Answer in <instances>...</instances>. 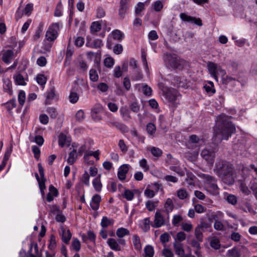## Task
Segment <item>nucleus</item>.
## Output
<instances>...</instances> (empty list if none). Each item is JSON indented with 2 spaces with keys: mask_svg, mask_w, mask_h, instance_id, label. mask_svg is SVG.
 <instances>
[{
  "mask_svg": "<svg viewBox=\"0 0 257 257\" xmlns=\"http://www.w3.org/2000/svg\"><path fill=\"white\" fill-rule=\"evenodd\" d=\"M231 116L221 114L216 117L214 126V141L216 143L222 140H228L231 135L235 133V125L231 121Z\"/></svg>",
  "mask_w": 257,
  "mask_h": 257,
  "instance_id": "f257e3e1",
  "label": "nucleus"
},
{
  "mask_svg": "<svg viewBox=\"0 0 257 257\" xmlns=\"http://www.w3.org/2000/svg\"><path fill=\"white\" fill-rule=\"evenodd\" d=\"M213 171L224 183L227 185L234 183L235 170L230 162L217 158Z\"/></svg>",
  "mask_w": 257,
  "mask_h": 257,
  "instance_id": "f03ea898",
  "label": "nucleus"
},
{
  "mask_svg": "<svg viewBox=\"0 0 257 257\" xmlns=\"http://www.w3.org/2000/svg\"><path fill=\"white\" fill-rule=\"evenodd\" d=\"M200 177L204 180L206 184V190L212 194H217L218 188L216 179L212 176L205 174H202Z\"/></svg>",
  "mask_w": 257,
  "mask_h": 257,
  "instance_id": "7ed1b4c3",
  "label": "nucleus"
},
{
  "mask_svg": "<svg viewBox=\"0 0 257 257\" xmlns=\"http://www.w3.org/2000/svg\"><path fill=\"white\" fill-rule=\"evenodd\" d=\"M217 149L211 146H207L201 152V156L207 162L213 164L216 157Z\"/></svg>",
  "mask_w": 257,
  "mask_h": 257,
  "instance_id": "20e7f679",
  "label": "nucleus"
},
{
  "mask_svg": "<svg viewBox=\"0 0 257 257\" xmlns=\"http://www.w3.org/2000/svg\"><path fill=\"white\" fill-rule=\"evenodd\" d=\"M207 68L210 75L215 79L218 81L217 75L220 74L222 77H223L225 74V71L222 69L220 66L214 62L209 61L207 63Z\"/></svg>",
  "mask_w": 257,
  "mask_h": 257,
  "instance_id": "39448f33",
  "label": "nucleus"
},
{
  "mask_svg": "<svg viewBox=\"0 0 257 257\" xmlns=\"http://www.w3.org/2000/svg\"><path fill=\"white\" fill-rule=\"evenodd\" d=\"M60 24L55 23L52 24L48 28L46 33V39L50 42L54 41L57 37L58 32L59 31Z\"/></svg>",
  "mask_w": 257,
  "mask_h": 257,
  "instance_id": "423d86ee",
  "label": "nucleus"
},
{
  "mask_svg": "<svg viewBox=\"0 0 257 257\" xmlns=\"http://www.w3.org/2000/svg\"><path fill=\"white\" fill-rule=\"evenodd\" d=\"M130 0H120L118 9V16L120 19H123L127 14Z\"/></svg>",
  "mask_w": 257,
  "mask_h": 257,
  "instance_id": "0eeeda50",
  "label": "nucleus"
},
{
  "mask_svg": "<svg viewBox=\"0 0 257 257\" xmlns=\"http://www.w3.org/2000/svg\"><path fill=\"white\" fill-rule=\"evenodd\" d=\"M165 98L173 104L178 103L177 100L179 96L178 92L175 89H169L165 93Z\"/></svg>",
  "mask_w": 257,
  "mask_h": 257,
  "instance_id": "6e6552de",
  "label": "nucleus"
},
{
  "mask_svg": "<svg viewBox=\"0 0 257 257\" xmlns=\"http://www.w3.org/2000/svg\"><path fill=\"white\" fill-rule=\"evenodd\" d=\"M167 59L171 66L176 69H181L183 67V60L177 58L175 55H167Z\"/></svg>",
  "mask_w": 257,
  "mask_h": 257,
  "instance_id": "1a4fd4ad",
  "label": "nucleus"
},
{
  "mask_svg": "<svg viewBox=\"0 0 257 257\" xmlns=\"http://www.w3.org/2000/svg\"><path fill=\"white\" fill-rule=\"evenodd\" d=\"M102 106L100 104H95L91 109V116L92 119L98 121L101 119L100 113L102 111Z\"/></svg>",
  "mask_w": 257,
  "mask_h": 257,
  "instance_id": "9d476101",
  "label": "nucleus"
},
{
  "mask_svg": "<svg viewBox=\"0 0 257 257\" xmlns=\"http://www.w3.org/2000/svg\"><path fill=\"white\" fill-rule=\"evenodd\" d=\"M181 20L185 22H188L195 24L199 26H202V21L200 18H196L186 15L185 13H181L180 15Z\"/></svg>",
  "mask_w": 257,
  "mask_h": 257,
  "instance_id": "9b49d317",
  "label": "nucleus"
},
{
  "mask_svg": "<svg viewBox=\"0 0 257 257\" xmlns=\"http://www.w3.org/2000/svg\"><path fill=\"white\" fill-rule=\"evenodd\" d=\"M1 54L2 60L6 64L10 63L14 57V52L12 50H3Z\"/></svg>",
  "mask_w": 257,
  "mask_h": 257,
  "instance_id": "f8f14e48",
  "label": "nucleus"
},
{
  "mask_svg": "<svg viewBox=\"0 0 257 257\" xmlns=\"http://www.w3.org/2000/svg\"><path fill=\"white\" fill-rule=\"evenodd\" d=\"M165 223V220L164 217L159 212H156L155 215V219L154 223L152 224L151 225L154 228H159Z\"/></svg>",
  "mask_w": 257,
  "mask_h": 257,
  "instance_id": "ddd939ff",
  "label": "nucleus"
},
{
  "mask_svg": "<svg viewBox=\"0 0 257 257\" xmlns=\"http://www.w3.org/2000/svg\"><path fill=\"white\" fill-rule=\"evenodd\" d=\"M129 165L124 164L121 166L118 171L117 176L118 178L120 180H124L126 177V174L128 171Z\"/></svg>",
  "mask_w": 257,
  "mask_h": 257,
  "instance_id": "4468645a",
  "label": "nucleus"
},
{
  "mask_svg": "<svg viewBox=\"0 0 257 257\" xmlns=\"http://www.w3.org/2000/svg\"><path fill=\"white\" fill-rule=\"evenodd\" d=\"M101 201V196L98 194L94 195L90 201V206L92 210H97L99 207L100 202Z\"/></svg>",
  "mask_w": 257,
  "mask_h": 257,
  "instance_id": "2eb2a0df",
  "label": "nucleus"
},
{
  "mask_svg": "<svg viewBox=\"0 0 257 257\" xmlns=\"http://www.w3.org/2000/svg\"><path fill=\"white\" fill-rule=\"evenodd\" d=\"M173 246L175 253L179 255V257H187L185 255L184 249L182 243L176 241L173 243Z\"/></svg>",
  "mask_w": 257,
  "mask_h": 257,
  "instance_id": "dca6fc26",
  "label": "nucleus"
},
{
  "mask_svg": "<svg viewBox=\"0 0 257 257\" xmlns=\"http://www.w3.org/2000/svg\"><path fill=\"white\" fill-rule=\"evenodd\" d=\"M102 45V40L99 39L93 40L87 39L86 43V46L90 48H100Z\"/></svg>",
  "mask_w": 257,
  "mask_h": 257,
  "instance_id": "f3484780",
  "label": "nucleus"
},
{
  "mask_svg": "<svg viewBox=\"0 0 257 257\" xmlns=\"http://www.w3.org/2000/svg\"><path fill=\"white\" fill-rule=\"evenodd\" d=\"M61 235L62 241L66 244H68L72 236L70 230L69 229L66 230L62 227Z\"/></svg>",
  "mask_w": 257,
  "mask_h": 257,
  "instance_id": "a211bd4d",
  "label": "nucleus"
},
{
  "mask_svg": "<svg viewBox=\"0 0 257 257\" xmlns=\"http://www.w3.org/2000/svg\"><path fill=\"white\" fill-rule=\"evenodd\" d=\"M55 96V90L54 87H51L50 90L48 91L46 93V98L45 100V104H50L51 103L52 100Z\"/></svg>",
  "mask_w": 257,
  "mask_h": 257,
  "instance_id": "6ab92c4d",
  "label": "nucleus"
},
{
  "mask_svg": "<svg viewBox=\"0 0 257 257\" xmlns=\"http://www.w3.org/2000/svg\"><path fill=\"white\" fill-rule=\"evenodd\" d=\"M3 88L5 92L8 93L10 95L12 94V84L11 80L8 78L3 79Z\"/></svg>",
  "mask_w": 257,
  "mask_h": 257,
  "instance_id": "aec40b11",
  "label": "nucleus"
},
{
  "mask_svg": "<svg viewBox=\"0 0 257 257\" xmlns=\"http://www.w3.org/2000/svg\"><path fill=\"white\" fill-rule=\"evenodd\" d=\"M107 124L110 127H115L116 128L121 131H125L126 128V127L124 124L114 120L108 121L107 122Z\"/></svg>",
  "mask_w": 257,
  "mask_h": 257,
  "instance_id": "412c9836",
  "label": "nucleus"
},
{
  "mask_svg": "<svg viewBox=\"0 0 257 257\" xmlns=\"http://www.w3.org/2000/svg\"><path fill=\"white\" fill-rule=\"evenodd\" d=\"M78 156V153L76 150L73 149L69 154V157L67 160L68 163L71 165L76 161Z\"/></svg>",
  "mask_w": 257,
  "mask_h": 257,
  "instance_id": "4be33fe9",
  "label": "nucleus"
},
{
  "mask_svg": "<svg viewBox=\"0 0 257 257\" xmlns=\"http://www.w3.org/2000/svg\"><path fill=\"white\" fill-rule=\"evenodd\" d=\"M120 112L124 121H128L131 118L130 110L126 107L120 108Z\"/></svg>",
  "mask_w": 257,
  "mask_h": 257,
  "instance_id": "5701e85b",
  "label": "nucleus"
},
{
  "mask_svg": "<svg viewBox=\"0 0 257 257\" xmlns=\"http://www.w3.org/2000/svg\"><path fill=\"white\" fill-rule=\"evenodd\" d=\"M107 243L110 247L114 250H120L121 249L117 241L114 238H110L107 240Z\"/></svg>",
  "mask_w": 257,
  "mask_h": 257,
  "instance_id": "b1692460",
  "label": "nucleus"
},
{
  "mask_svg": "<svg viewBox=\"0 0 257 257\" xmlns=\"http://www.w3.org/2000/svg\"><path fill=\"white\" fill-rule=\"evenodd\" d=\"M111 36L113 39L121 41L124 38V34L118 30H115L111 32Z\"/></svg>",
  "mask_w": 257,
  "mask_h": 257,
  "instance_id": "393cba45",
  "label": "nucleus"
},
{
  "mask_svg": "<svg viewBox=\"0 0 257 257\" xmlns=\"http://www.w3.org/2000/svg\"><path fill=\"white\" fill-rule=\"evenodd\" d=\"M133 242L136 249L141 250L142 249V244L141 243L140 237L137 235H134L133 236Z\"/></svg>",
  "mask_w": 257,
  "mask_h": 257,
  "instance_id": "a878e982",
  "label": "nucleus"
},
{
  "mask_svg": "<svg viewBox=\"0 0 257 257\" xmlns=\"http://www.w3.org/2000/svg\"><path fill=\"white\" fill-rule=\"evenodd\" d=\"M116 234L119 238H122L125 235L130 234V231L125 228L120 227L118 228L116 231Z\"/></svg>",
  "mask_w": 257,
  "mask_h": 257,
  "instance_id": "bb28decb",
  "label": "nucleus"
},
{
  "mask_svg": "<svg viewBox=\"0 0 257 257\" xmlns=\"http://www.w3.org/2000/svg\"><path fill=\"white\" fill-rule=\"evenodd\" d=\"M178 197L181 200L187 199L189 197V194L186 189L181 188L177 191Z\"/></svg>",
  "mask_w": 257,
  "mask_h": 257,
  "instance_id": "cd10ccee",
  "label": "nucleus"
},
{
  "mask_svg": "<svg viewBox=\"0 0 257 257\" xmlns=\"http://www.w3.org/2000/svg\"><path fill=\"white\" fill-rule=\"evenodd\" d=\"M92 184L96 191L100 192L101 190L102 184L100 182V177H96L94 179Z\"/></svg>",
  "mask_w": 257,
  "mask_h": 257,
  "instance_id": "c85d7f7f",
  "label": "nucleus"
},
{
  "mask_svg": "<svg viewBox=\"0 0 257 257\" xmlns=\"http://www.w3.org/2000/svg\"><path fill=\"white\" fill-rule=\"evenodd\" d=\"M204 88L207 93L213 94L215 92V90L214 88V85L212 82H208L207 84L204 86Z\"/></svg>",
  "mask_w": 257,
  "mask_h": 257,
  "instance_id": "c756f323",
  "label": "nucleus"
},
{
  "mask_svg": "<svg viewBox=\"0 0 257 257\" xmlns=\"http://www.w3.org/2000/svg\"><path fill=\"white\" fill-rule=\"evenodd\" d=\"M166 211L169 213L171 212L174 209V205L173 201L170 198H168L165 204Z\"/></svg>",
  "mask_w": 257,
  "mask_h": 257,
  "instance_id": "7c9ffc66",
  "label": "nucleus"
},
{
  "mask_svg": "<svg viewBox=\"0 0 257 257\" xmlns=\"http://www.w3.org/2000/svg\"><path fill=\"white\" fill-rule=\"evenodd\" d=\"M43 26L44 24L43 23H40L38 29L37 30L35 34L33 36V39L34 40H37L40 38L43 31Z\"/></svg>",
  "mask_w": 257,
  "mask_h": 257,
  "instance_id": "2f4dec72",
  "label": "nucleus"
},
{
  "mask_svg": "<svg viewBox=\"0 0 257 257\" xmlns=\"http://www.w3.org/2000/svg\"><path fill=\"white\" fill-rule=\"evenodd\" d=\"M36 81L37 83L41 85V86H44L47 82V78L44 74H38L36 77Z\"/></svg>",
  "mask_w": 257,
  "mask_h": 257,
  "instance_id": "473e14b6",
  "label": "nucleus"
},
{
  "mask_svg": "<svg viewBox=\"0 0 257 257\" xmlns=\"http://www.w3.org/2000/svg\"><path fill=\"white\" fill-rule=\"evenodd\" d=\"M145 257H153L154 254L153 247L150 245H147L144 249Z\"/></svg>",
  "mask_w": 257,
  "mask_h": 257,
  "instance_id": "72a5a7b5",
  "label": "nucleus"
},
{
  "mask_svg": "<svg viewBox=\"0 0 257 257\" xmlns=\"http://www.w3.org/2000/svg\"><path fill=\"white\" fill-rule=\"evenodd\" d=\"M143 224L142 225V228L144 232H147L150 230V220L149 218H146L142 221Z\"/></svg>",
  "mask_w": 257,
  "mask_h": 257,
  "instance_id": "f704fd0d",
  "label": "nucleus"
},
{
  "mask_svg": "<svg viewBox=\"0 0 257 257\" xmlns=\"http://www.w3.org/2000/svg\"><path fill=\"white\" fill-rule=\"evenodd\" d=\"M14 79L16 83L18 85H25L26 83L24 77L20 74H18L14 76Z\"/></svg>",
  "mask_w": 257,
  "mask_h": 257,
  "instance_id": "c9c22d12",
  "label": "nucleus"
},
{
  "mask_svg": "<svg viewBox=\"0 0 257 257\" xmlns=\"http://www.w3.org/2000/svg\"><path fill=\"white\" fill-rule=\"evenodd\" d=\"M46 112L49 114L51 118L52 119H55L58 115L56 109L53 107H49L47 108Z\"/></svg>",
  "mask_w": 257,
  "mask_h": 257,
  "instance_id": "e433bc0d",
  "label": "nucleus"
},
{
  "mask_svg": "<svg viewBox=\"0 0 257 257\" xmlns=\"http://www.w3.org/2000/svg\"><path fill=\"white\" fill-rule=\"evenodd\" d=\"M33 10V4H28L23 10V13L28 16H29Z\"/></svg>",
  "mask_w": 257,
  "mask_h": 257,
  "instance_id": "4c0bfd02",
  "label": "nucleus"
},
{
  "mask_svg": "<svg viewBox=\"0 0 257 257\" xmlns=\"http://www.w3.org/2000/svg\"><path fill=\"white\" fill-rule=\"evenodd\" d=\"M38 182L39 183V187L40 188L41 193L42 196H44V195H45L44 189L46 188V186H45L46 179L45 178H41V180H40Z\"/></svg>",
  "mask_w": 257,
  "mask_h": 257,
  "instance_id": "58836bf2",
  "label": "nucleus"
},
{
  "mask_svg": "<svg viewBox=\"0 0 257 257\" xmlns=\"http://www.w3.org/2000/svg\"><path fill=\"white\" fill-rule=\"evenodd\" d=\"M123 197L127 200L131 201L134 198V194L132 191L129 189H126L123 194Z\"/></svg>",
  "mask_w": 257,
  "mask_h": 257,
  "instance_id": "ea45409f",
  "label": "nucleus"
},
{
  "mask_svg": "<svg viewBox=\"0 0 257 257\" xmlns=\"http://www.w3.org/2000/svg\"><path fill=\"white\" fill-rule=\"evenodd\" d=\"M89 77L91 81H97L98 79V75L95 69H91L89 71Z\"/></svg>",
  "mask_w": 257,
  "mask_h": 257,
  "instance_id": "a19ab883",
  "label": "nucleus"
},
{
  "mask_svg": "<svg viewBox=\"0 0 257 257\" xmlns=\"http://www.w3.org/2000/svg\"><path fill=\"white\" fill-rule=\"evenodd\" d=\"M228 254L232 257H240L241 255L239 250L235 247L229 250Z\"/></svg>",
  "mask_w": 257,
  "mask_h": 257,
  "instance_id": "79ce46f5",
  "label": "nucleus"
},
{
  "mask_svg": "<svg viewBox=\"0 0 257 257\" xmlns=\"http://www.w3.org/2000/svg\"><path fill=\"white\" fill-rule=\"evenodd\" d=\"M150 151L152 155L156 157H159L162 154V151L158 148L152 147Z\"/></svg>",
  "mask_w": 257,
  "mask_h": 257,
  "instance_id": "37998d69",
  "label": "nucleus"
},
{
  "mask_svg": "<svg viewBox=\"0 0 257 257\" xmlns=\"http://www.w3.org/2000/svg\"><path fill=\"white\" fill-rule=\"evenodd\" d=\"M67 140L66 136L63 133H61L59 136V145L63 147L67 142Z\"/></svg>",
  "mask_w": 257,
  "mask_h": 257,
  "instance_id": "c03bdc74",
  "label": "nucleus"
},
{
  "mask_svg": "<svg viewBox=\"0 0 257 257\" xmlns=\"http://www.w3.org/2000/svg\"><path fill=\"white\" fill-rule=\"evenodd\" d=\"M144 3L141 2L138 3L135 9L136 15H141V12L144 10Z\"/></svg>",
  "mask_w": 257,
  "mask_h": 257,
  "instance_id": "a18cd8bd",
  "label": "nucleus"
},
{
  "mask_svg": "<svg viewBox=\"0 0 257 257\" xmlns=\"http://www.w3.org/2000/svg\"><path fill=\"white\" fill-rule=\"evenodd\" d=\"M70 101L72 103H75L79 99L78 95L74 92H71L69 96Z\"/></svg>",
  "mask_w": 257,
  "mask_h": 257,
  "instance_id": "49530a36",
  "label": "nucleus"
},
{
  "mask_svg": "<svg viewBox=\"0 0 257 257\" xmlns=\"http://www.w3.org/2000/svg\"><path fill=\"white\" fill-rule=\"evenodd\" d=\"M16 106V99H13L8 101L6 103V107L8 111H10L13 108Z\"/></svg>",
  "mask_w": 257,
  "mask_h": 257,
  "instance_id": "de8ad7c7",
  "label": "nucleus"
},
{
  "mask_svg": "<svg viewBox=\"0 0 257 257\" xmlns=\"http://www.w3.org/2000/svg\"><path fill=\"white\" fill-rule=\"evenodd\" d=\"M90 29L92 33L97 32L100 30L101 25L97 22H93L91 26Z\"/></svg>",
  "mask_w": 257,
  "mask_h": 257,
  "instance_id": "09e8293b",
  "label": "nucleus"
},
{
  "mask_svg": "<svg viewBox=\"0 0 257 257\" xmlns=\"http://www.w3.org/2000/svg\"><path fill=\"white\" fill-rule=\"evenodd\" d=\"M111 224V220H109L107 217L104 216L102 217L101 222V225L102 227H107Z\"/></svg>",
  "mask_w": 257,
  "mask_h": 257,
  "instance_id": "8fccbe9b",
  "label": "nucleus"
},
{
  "mask_svg": "<svg viewBox=\"0 0 257 257\" xmlns=\"http://www.w3.org/2000/svg\"><path fill=\"white\" fill-rule=\"evenodd\" d=\"M81 180L86 186H88L89 185V175L86 171L82 175Z\"/></svg>",
  "mask_w": 257,
  "mask_h": 257,
  "instance_id": "3c124183",
  "label": "nucleus"
},
{
  "mask_svg": "<svg viewBox=\"0 0 257 257\" xmlns=\"http://www.w3.org/2000/svg\"><path fill=\"white\" fill-rule=\"evenodd\" d=\"M203 231L199 228V227H196L195 230V235L198 241H201L202 240Z\"/></svg>",
  "mask_w": 257,
  "mask_h": 257,
  "instance_id": "603ef678",
  "label": "nucleus"
},
{
  "mask_svg": "<svg viewBox=\"0 0 257 257\" xmlns=\"http://www.w3.org/2000/svg\"><path fill=\"white\" fill-rule=\"evenodd\" d=\"M195 176L193 174H190L188 175L187 178L185 179V181L188 186H194L195 182L194 179Z\"/></svg>",
  "mask_w": 257,
  "mask_h": 257,
  "instance_id": "864d4df0",
  "label": "nucleus"
},
{
  "mask_svg": "<svg viewBox=\"0 0 257 257\" xmlns=\"http://www.w3.org/2000/svg\"><path fill=\"white\" fill-rule=\"evenodd\" d=\"M56 246V241L55 239V237L54 235L52 234L50 237V243L49 244L48 247L51 250H53L55 248Z\"/></svg>",
  "mask_w": 257,
  "mask_h": 257,
  "instance_id": "5fc2aeb1",
  "label": "nucleus"
},
{
  "mask_svg": "<svg viewBox=\"0 0 257 257\" xmlns=\"http://www.w3.org/2000/svg\"><path fill=\"white\" fill-rule=\"evenodd\" d=\"M143 91L145 95L150 96L152 95V88L147 84H143Z\"/></svg>",
  "mask_w": 257,
  "mask_h": 257,
  "instance_id": "6e6d98bb",
  "label": "nucleus"
},
{
  "mask_svg": "<svg viewBox=\"0 0 257 257\" xmlns=\"http://www.w3.org/2000/svg\"><path fill=\"white\" fill-rule=\"evenodd\" d=\"M26 95L24 91L21 90L20 91L18 95L19 102L21 105H23L25 101Z\"/></svg>",
  "mask_w": 257,
  "mask_h": 257,
  "instance_id": "4d7b16f0",
  "label": "nucleus"
},
{
  "mask_svg": "<svg viewBox=\"0 0 257 257\" xmlns=\"http://www.w3.org/2000/svg\"><path fill=\"white\" fill-rule=\"evenodd\" d=\"M104 64L108 68L112 67L114 65L113 59L111 57H107L105 58L104 60Z\"/></svg>",
  "mask_w": 257,
  "mask_h": 257,
  "instance_id": "13d9d810",
  "label": "nucleus"
},
{
  "mask_svg": "<svg viewBox=\"0 0 257 257\" xmlns=\"http://www.w3.org/2000/svg\"><path fill=\"white\" fill-rule=\"evenodd\" d=\"M147 131L149 134L153 135L156 131V126L152 123H149L147 125Z\"/></svg>",
  "mask_w": 257,
  "mask_h": 257,
  "instance_id": "bf43d9fd",
  "label": "nucleus"
},
{
  "mask_svg": "<svg viewBox=\"0 0 257 257\" xmlns=\"http://www.w3.org/2000/svg\"><path fill=\"white\" fill-rule=\"evenodd\" d=\"M131 110L134 112H138L140 110V105L136 102H134L132 103L130 105Z\"/></svg>",
  "mask_w": 257,
  "mask_h": 257,
  "instance_id": "052dcab7",
  "label": "nucleus"
},
{
  "mask_svg": "<svg viewBox=\"0 0 257 257\" xmlns=\"http://www.w3.org/2000/svg\"><path fill=\"white\" fill-rule=\"evenodd\" d=\"M226 200L232 205H235L237 202V198L235 196L231 194L228 195L227 196Z\"/></svg>",
  "mask_w": 257,
  "mask_h": 257,
  "instance_id": "680f3d73",
  "label": "nucleus"
},
{
  "mask_svg": "<svg viewBox=\"0 0 257 257\" xmlns=\"http://www.w3.org/2000/svg\"><path fill=\"white\" fill-rule=\"evenodd\" d=\"M230 238L234 241H238L240 239L241 235L238 232H233L230 234Z\"/></svg>",
  "mask_w": 257,
  "mask_h": 257,
  "instance_id": "e2e57ef3",
  "label": "nucleus"
},
{
  "mask_svg": "<svg viewBox=\"0 0 257 257\" xmlns=\"http://www.w3.org/2000/svg\"><path fill=\"white\" fill-rule=\"evenodd\" d=\"M32 150L33 153L34 154L35 158L37 160H39V158L40 157V150L39 148V147H38L36 146H33L32 147Z\"/></svg>",
  "mask_w": 257,
  "mask_h": 257,
  "instance_id": "0e129e2a",
  "label": "nucleus"
},
{
  "mask_svg": "<svg viewBox=\"0 0 257 257\" xmlns=\"http://www.w3.org/2000/svg\"><path fill=\"white\" fill-rule=\"evenodd\" d=\"M122 50V46L121 44H117L114 46L113 51L115 54L118 55L121 53Z\"/></svg>",
  "mask_w": 257,
  "mask_h": 257,
  "instance_id": "69168bd1",
  "label": "nucleus"
},
{
  "mask_svg": "<svg viewBox=\"0 0 257 257\" xmlns=\"http://www.w3.org/2000/svg\"><path fill=\"white\" fill-rule=\"evenodd\" d=\"M39 120L41 123L47 124L49 122V117L45 114H41L39 116Z\"/></svg>",
  "mask_w": 257,
  "mask_h": 257,
  "instance_id": "338daca9",
  "label": "nucleus"
},
{
  "mask_svg": "<svg viewBox=\"0 0 257 257\" xmlns=\"http://www.w3.org/2000/svg\"><path fill=\"white\" fill-rule=\"evenodd\" d=\"M75 117L78 121H82L85 117L84 111L81 109L78 110L76 114Z\"/></svg>",
  "mask_w": 257,
  "mask_h": 257,
  "instance_id": "774afa93",
  "label": "nucleus"
}]
</instances>
